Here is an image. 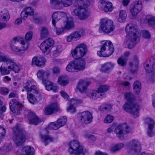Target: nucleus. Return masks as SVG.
Masks as SVG:
<instances>
[{
	"label": "nucleus",
	"instance_id": "nucleus-53",
	"mask_svg": "<svg viewBox=\"0 0 155 155\" xmlns=\"http://www.w3.org/2000/svg\"><path fill=\"white\" fill-rule=\"evenodd\" d=\"M9 92L7 88H0V93L2 95L7 94Z\"/></svg>",
	"mask_w": 155,
	"mask_h": 155
},
{
	"label": "nucleus",
	"instance_id": "nucleus-58",
	"mask_svg": "<svg viewBox=\"0 0 155 155\" xmlns=\"http://www.w3.org/2000/svg\"><path fill=\"white\" fill-rule=\"evenodd\" d=\"M28 14L25 12V11H22L21 13V17L22 18L24 19H26L28 16Z\"/></svg>",
	"mask_w": 155,
	"mask_h": 155
},
{
	"label": "nucleus",
	"instance_id": "nucleus-21",
	"mask_svg": "<svg viewBox=\"0 0 155 155\" xmlns=\"http://www.w3.org/2000/svg\"><path fill=\"white\" fill-rule=\"evenodd\" d=\"M145 123L147 127V134L149 137H151L154 135L153 130L155 123L154 120L150 118H147L145 119Z\"/></svg>",
	"mask_w": 155,
	"mask_h": 155
},
{
	"label": "nucleus",
	"instance_id": "nucleus-43",
	"mask_svg": "<svg viewBox=\"0 0 155 155\" xmlns=\"http://www.w3.org/2000/svg\"><path fill=\"white\" fill-rule=\"evenodd\" d=\"M117 62L118 64L124 67L127 64V60L125 58L120 57L118 59Z\"/></svg>",
	"mask_w": 155,
	"mask_h": 155
},
{
	"label": "nucleus",
	"instance_id": "nucleus-22",
	"mask_svg": "<svg viewBox=\"0 0 155 155\" xmlns=\"http://www.w3.org/2000/svg\"><path fill=\"white\" fill-rule=\"evenodd\" d=\"M99 7L100 9H103L105 12H111L113 9L111 3L110 2H105L104 0L100 1Z\"/></svg>",
	"mask_w": 155,
	"mask_h": 155
},
{
	"label": "nucleus",
	"instance_id": "nucleus-3",
	"mask_svg": "<svg viewBox=\"0 0 155 155\" xmlns=\"http://www.w3.org/2000/svg\"><path fill=\"white\" fill-rule=\"evenodd\" d=\"M108 90V88H98L96 90L90 91L87 90V88H77L76 91L81 93H86L91 100H94L99 97V95L105 97V92Z\"/></svg>",
	"mask_w": 155,
	"mask_h": 155
},
{
	"label": "nucleus",
	"instance_id": "nucleus-10",
	"mask_svg": "<svg viewBox=\"0 0 155 155\" xmlns=\"http://www.w3.org/2000/svg\"><path fill=\"white\" fill-rule=\"evenodd\" d=\"M100 29L105 33H109L114 29L113 21L108 18L101 19L100 21Z\"/></svg>",
	"mask_w": 155,
	"mask_h": 155
},
{
	"label": "nucleus",
	"instance_id": "nucleus-14",
	"mask_svg": "<svg viewBox=\"0 0 155 155\" xmlns=\"http://www.w3.org/2000/svg\"><path fill=\"white\" fill-rule=\"evenodd\" d=\"M67 20L65 21L66 24L64 27H61L57 28L56 26L54 27V31L57 35H59L62 34L64 31L65 28L69 29L74 26L73 19L71 17L66 18Z\"/></svg>",
	"mask_w": 155,
	"mask_h": 155
},
{
	"label": "nucleus",
	"instance_id": "nucleus-57",
	"mask_svg": "<svg viewBox=\"0 0 155 155\" xmlns=\"http://www.w3.org/2000/svg\"><path fill=\"white\" fill-rule=\"evenodd\" d=\"M11 49L14 51L17 52H20L21 50L17 48L14 44H11Z\"/></svg>",
	"mask_w": 155,
	"mask_h": 155
},
{
	"label": "nucleus",
	"instance_id": "nucleus-42",
	"mask_svg": "<svg viewBox=\"0 0 155 155\" xmlns=\"http://www.w3.org/2000/svg\"><path fill=\"white\" fill-rule=\"evenodd\" d=\"M58 15L56 12H54L52 15V23L54 27H55L56 23L59 20Z\"/></svg>",
	"mask_w": 155,
	"mask_h": 155
},
{
	"label": "nucleus",
	"instance_id": "nucleus-60",
	"mask_svg": "<svg viewBox=\"0 0 155 155\" xmlns=\"http://www.w3.org/2000/svg\"><path fill=\"white\" fill-rule=\"evenodd\" d=\"M61 96L64 98H67L68 100H69V96L68 95L67 93L64 92L63 91H61Z\"/></svg>",
	"mask_w": 155,
	"mask_h": 155
},
{
	"label": "nucleus",
	"instance_id": "nucleus-23",
	"mask_svg": "<svg viewBox=\"0 0 155 155\" xmlns=\"http://www.w3.org/2000/svg\"><path fill=\"white\" fill-rule=\"evenodd\" d=\"M59 110L58 104L53 103L46 107L45 109V113L47 115L52 114L54 112H57Z\"/></svg>",
	"mask_w": 155,
	"mask_h": 155
},
{
	"label": "nucleus",
	"instance_id": "nucleus-1",
	"mask_svg": "<svg viewBox=\"0 0 155 155\" xmlns=\"http://www.w3.org/2000/svg\"><path fill=\"white\" fill-rule=\"evenodd\" d=\"M125 30L128 39L124 42V45L129 48H132L137 44V39L140 35V31L137 26H133L131 24L127 25Z\"/></svg>",
	"mask_w": 155,
	"mask_h": 155
},
{
	"label": "nucleus",
	"instance_id": "nucleus-63",
	"mask_svg": "<svg viewBox=\"0 0 155 155\" xmlns=\"http://www.w3.org/2000/svg\"><path fill=\"white\" fill-rule=\"evenodd\" d=\"M51 3L54 5H59L60 2L58 0H51Z\"/></svg>",
	"mask_w": 155,
	"mask_h": 155
},
{
	"label": "nucleus",
	"instance_id": "nucleus-2",
	"mask_svg": "<svg viewBox=\"0 0 155 155\" xmlns=\"http://www.w3.org/2000/svg\"><path fill=\"white\" fill-rule=\"evenodd\" d=\"M90 2L89 1H84L82 0H77L74 4V5L77 7L72 12L73 15H77L79 19L85 20L87 18L89 15L88 12L86 8L88 7Z\"/></svg>",
	"mask_w": 155,
	"mask_h": 155
},
{
	"label": "nucleus",
	"instance_id": "nucleus-8",
	"mask_svg": "<svg viewBox=\"0 0 155 155\" xmlns=\"http://www.w3.org/2000/svg\"><path fill=\"white\" fill-rule=\"evenodd\" d=\"M68 151L70 155H79L85 153L82 147L78 141H72L68 143Z\"/></svg>",
	"mask_w": 155,
	"mask_h": 155
},
{
	"label": "nucleus",
	"instance_id": "nucleus-6",
	"mask_svg": "<svg viewBox=\"0 0 155 155\" xmlns=\"http://www.w3.org/2000/svg\"><path fill=\"white\" fill-rule=\"evenodd\" d=\"M86 68V62L83 59L72 61L67 65L66 69L69 72L83 71Z\"/></svg>",
	"mask_w": 155,
	"mask_h": 155
},
{
	"label": "nucleus",
	"instance_id": "nucleus-30",
	"mask_svg": "<svg viewBox=\"0 0 155 155\" xmlns=\"http://www.w3.org/2000/svg\"><path fill=\"white\" fill-rule=\"evenodd\" d=\"M20 105V107H21V106L19 103L15 99H13L11 102L9 103L10 108L11 110L14 113H16L18 110L15 109V107H17Z\"/></svg>",
	"mask_w": 155,
	"mask_h": 155
},
{
	"label": "nucleus",
	"instance_id": "nucleus-56",
	"mask_svg": "<svg viewBox=\"0 0 155 155\" xmlns=\"http://www.w3.org/2000/svg\"><path fill=\"white\" fill-rule=\"evenodd\" d=\"M25 85L24 87H36L35 85L33 84L31 81L29 80L27 81V82L25 83Z\"/></svg>",
	"mask_w": 155,
	"mask_h": 155
},
{
	"label": "nucleus",
	"instance_id": "nucleus-54",
	"mask_svg": "<svg viewBox=\"0 0 155 155\" xmlns=\"http://www.w3.org/2000/svg\"><path fill=\"white\" fill-rule=\"evenodd\" d=\"M25 12L30 15H32L34 14L33 10L30 7H27L26 8Z\"/></svg>",
	"mask_w": 155,
	"mask_h": 155
},
{
	"label": "nucleus",
	"instance_id": "nucleus-45",
	"mask_svg": "<svg viewBox=\"0 0 155 155\" xmlns=\"http://www.w3.org/2000/svg\"><path fill=\"white\" fill-rule=\"evenodd\" d=\"M125 98L127 100V102L125 104H129V102H133L134 101V99L132 97V95L129 93H126L125 94Z\"/></svg>",
	"mask_w": 155,
	"mask_h": 155
},
{
	"label": "nucleus",
	"instance_id": "nucleus-48",
	"mask_svg": "<svg viewBox=\"0 0 155 155\" xmlns=\"http://www.w3.org/2000/svg\"><path fill=\"white\" fill-rule=\"evenodd\" d=\"M12 146L10 144H5L3 147L2 150L5 152L7 153L11 150Z\"/></svg>",
	"mask_w": 155,
	"mask_h": 155
},
{
	"label": "nucleus",
	"instance_id": "nucleus-20",
	"mask_svg": "<svg viewBox=\"0 0 155 155\" xmlns=\"http://www.w3.org/2000/svg\"><path fill=\"white\" fill-rule=\"evenodd\" d=\"M79 117L82 122L88 124L92 121L93 117L91 113L88 111H84L79 113Z\"/></svg>",
	"mask_w": 155,
	"mask_h": 155
},
{
	"label": "nucleus",
	"instance_id": "nucleus-36",
	"mask_svg": "<svg viewBox=\"0 0 155 155\" xmlns=\"http://www.w3.org/2000/svg\"><path fill=\"white\" fill-rule=\"evenodd\" d=\"M42 141L44 142L45 146L50 142H52L53 141V138L51 137L48 135H43L42 134H40Z\"/></svg>",
	"mask_w": 155,
	"mask_h": 155
},
{
	"label": "nucleus",
	"instance_id": "nucleus-44",
	"mask_svg": "<svg viewBox=\"0 0 155 155\" xmlns=\"http://www.w3.org/2000/svg\"><path fill=\"white\" fill-rule=\"evenodd\" d=\"M32 37V33L31 31H29L27 32L25 35V42H27L28 44V47H29L28 41H30Z\"/></svg>",
	"mask_w": 155,
	"mask_h": 155
},
{
	"label": "nucleus",
	"instance_id": "nucleus-46",
	"mask_svg": "<svg viewBox=\"0 0 155 155\" xmlns=\"http://www.w3.org/2000/svg\"><path fill=\"white\" fill-rule=\"evenodd\" d=\"M3 64L1 66V73L2 75H5L7 74H8L10 73V70L8 69L7 68L5 67H3L2 66Z\"/></svg>",
	"mask_w": 155,
	"mask_h": 155
},
{
	"label": "nucleus",
	"instance_id": "nucleus-13",
	"mask_svg": "<svg viewBox=\"0 0 155 155\" xmlns=\"http://www.w3.org/2000/svg\"><path fill=\"white\" fill-rule=\"evenodd\" d=\"M114 132L117 137L123 139L124 138V134L129 132V127L125 123L119 125L116 127Z\"/></svg>",
	"mask_w": 155,
	"mask_h": 155
},
{
	"label": "nucleus",
	"instance_id": "nucleus-4",
	"mask_svg": "<svg viewBox=\"0 0 155 155\" xmlns=\"http://www.w3.org/2000/svg\"><path fill=\"white\" fill-rule=\"evenodd\" d=\"M114 51L113 45L110 41H101V50L97 51V54L100 57H107L112 55Z\"/></svg>",
	"mask_w": 155,
	"mask_h": 155
},
{
	"label": "nucleus",
	"instance_id": "nucleus-34",
	"mask_svg": "<svg viewBox=\"0 0 155 155\" xmlns=\"http://www.w3.org/2000/svg\"><path fill=\"white\" fill-rule=\"evenodd\" d=\"M112 108V105L109 104H103L101 105L99 108L100 111L108 112L110 111Z\"/></svg>",
	"mask_w": 155,
	"mask_h": 155
},
{
	"label": "nucleus",
	"instance_id": "nucleus-15",
	"mask_svg": "<svg viewBox=\"0 0 155 155\" xmlns=\"http://www.w3.org/2000/svg\"><path fill=\"white\" fill-rule=\"evenodd\" d=\"M27 92V98L30 103L34 104L37 102L35 95L38 94V91L37 88H25Z\"/></svg>",
	"mask_w": 155,
	"mask_h": 155
},
{
	"label": "nucleus",
	"instance_id": "nucleus-64",
	"mask_svg": "<svg viewBox=\"0 0 155 155\" xmlns=\"http://www.w3.org/2000/svg\"><path fill=\"white\" fill-rule=\"evenodd\" d=\"M46 89L48 91H52L55 93L58 91L57 88H46Z\"/></svg>",
	"mask_w": 155,
	"mask_h": 155
},
{
	"label": "nucleus",
	"instance_id": "nucleus-39",
	"mask_svg": "<svg viewBox=\"0 0 155 155\" xmlns=\"http://www.w3.org/2000/svg\"><path fill=\"white\" fill-rule=\"evenodd\" d=\"M127 17L126 12L124 10H121L120 12L119 16L117 20L120 22H122L126 19Z\"/></svg>",
	"mask_w": 155,
	"mask_h": 155
},
{
	"label": "nucleus",
	"instance_id": "nucleus-18",
	"mask_svg": "<svg viewBox=\"0 0 155 155\" xmlns=\"http://www.w3.org/2000/svg\"><path fill=\"white\" fill-rule=\"evenodd\" d=\"M145 69L147 73L153 72L155 69V57L148 59L144 64Z\"/></svg>",
	"mask_w": 155,
	"mask_h": 155
},
{
	"label": "nucleus",
	"instance_id": "nucleus-41",
	"mask_svg": "<svg viewBox=\"0 0 155 155\" xmlns=\"http://www.w3.org/2000/svg\"><path fill=\"white\" fill-rule=\"evenodd\" d=\"M132 64H133L132 62H129V70L131 73L134 74L136 73L137 71L138 64H134V67H132Z\"/></svg>",
	"mask_w": 155,
	"mask_h": 155
},
{
	"label": "nucleus",
	"instance_id": "nucleus-49",
	"mask_svg": "<svg viewBox=\"0 0 155 155\" xmlns=\"http://www.w3.org/2000/svg\"><path fill=\"white\" fill-rule=\"evenodd\" d=\"M64 7H68L72 4V0H64L61 1Z\"/></svg>",
	"mask_w": 155,
	"mask_h": 155
},
{
	"label": "nucleus",
	"instance_id": "nucleus-27",
	"mask_svg": "<svg viewBox=\"0 0 155 155\" xmlns=\"http://www.w3.org/2000/svg\"><path fill=\"white\" fill-rule=\"evenodd\" d=\"M81 31H76L68 36L67 38V41L70 42L73 39H79L81 36H83L84 34V31H82L81 33Z\"/></svg>",
	"mask_w": 155,
	"mask_h": 155
},
{
	"label": "nucleus",
	"instance_id": "nucleus-33",
	"mask_svg": "<svg viewBox=\"0 0 155 155\" xmlns=\"http://www.w3.org/2000/svg\"><path fill=\"white\" fill-rule=\"evenodd\" d=\"M49 31L47 28L42 27L41 28L40 37L41 39H44L48 37L49 35Z\"/></svg>",
	"mask_w": 155,
	"mask_h": 155
},
{
	"label": "nucleus",
	"instance_id": "nucleus-40",
	"mask_svg": "<svg viewBox=\"0 0 155 155\" xmlns=\"http://www.w3.org/2000/svg\"><path fill=\"white\" fill-rule=\"evenodd\" d=\"M58 83L62 86H64L68 84V81L64 77H61L58 80Z\"/></svg>",
	"mask_w": 155,
	"mask_h": 155
},
{
	"label": "nucleus",
	"instance_id": "nucleus-12",
	"mask_svg": "<svg viewBox=\"0 0 155 155\" xmlns=\"http://www.w3.org/2000/svg\"><path fill=\"white\" fill-rule=\"evenodd\" d=\"M126 146L129 152H140L141 145L137 140L132 139L126 144Z\"/></svg>",
	"mask_w": 155,
	"mask_h": 155
},
{
	"label": "nucleus",
	"instance_id": "nucleus-11",
	"mask_svg": "<svg viewBox=\"0 0 155 155\" xmlns=\"http://www.w3.org/2000/svg\"><path fill=\"white\" fill-rule=\"evenodd\" d=\"M124 110L130 113L134 118H136L138 116L139 110L140 106L137 103L129 102V104H125L123 107Z\"/></svg>",
	"mask_w": 155,
	"mask_h": 155
},
{
	"label": "nucleus",
	"instance_id": "nucleus-31",
	"mask_svg": "<svg viewBox=\"0 0 155 155\" xmlns=\"http://www.w3.org/2000/svg\"><path fill=\"white\" fill-rule=\"evenodd\" d=\"M10 15L7 10L4 9L0 12V20L2 21H7L10 18Z\"/></svg>",
	"mask_w": 155,
	"mask_h": 155
},
{
	"label": "nucleus",
	"instance_id": "nucleus-51",
	"mask_svg": "<svg viewBox=\"0 0 155 155\" xmlns=\"http://www.w3.org/2000/svg\"><path fill=\"white\" fill-rule=\"evenodd\" d=\"M5 134V129L2 126H0V139L4 138Z\"/></svg>",
	"mask_w": 155,
	"mask_h": 155
},
{
	"label": "nucleus",
	"instance_id": "nucleus-19",
	"mask_svg": "<svg viewBox=\"0 0 155 155\" xmlns=\"http://www.w3.org/2000/svg\"><path fill=\"white\" fill-rule=\"evenodd\" d=\"M54 43V40L51 38H49L43 41L40 45V48L43 53H48L50 51L49 48Z\"/></svg>",
	"mask_w": 155,
	"mask_h": 155
},
{
	"label": "nucleus",
	"instance_id": "nucleus-7",
	"mask_svg": "<svg viewBox=\"0 0 155 155\" xmlns=\"http://www.w3.org/2000/svg\"><path fill=\"white\" fill-rule=\"evenodd\" d=\"M0 61L6 62L8 65V68L10 71H12L15 73H18L22 68V67L17 65L14 61L9 58L3 53L0 52Z\"/></svg>",
	"mask_w": 155,
	"mask_h": 155
},
{
	"label": "nucleus",
	"instance_id": "nucleus-52",
	"mask_svg": "<svg viewBox=\"0 0 155 155\" xmlns=\"http://www.w3.org/2000/svg\"><path fill=\"white\" fill-rule=\"evenodd\" d=\"M143 37L147 39H149L151 37L150 33L148 31L144 30L142 31Z\"/></svg>",
	"mask_w": 155,
	"mask_h": 155
},
{
	"label": "nucleus",
	"instance_id": "nucleus-59",
	"mask_svg": "<svg viewBox=\"0 0 155 155\" xmlns=\"http://www.w3.org/2000/svg\"><path fill=\"white\" fill-rule=\"evenodd\" d=\"M134 87H141V82L138 81H136L133 84Z\"/></svg>",
	"mask_w": 155,
	"mask_h": 155
},
{
	"label": "nucleus",
	"instance_id": "nucleus-5",
	"mask_svg": "<svg viewBox=\"0 0 155 155\" xmlns=\"http://www.w3.org/2000/svg\"><path fill=\"white\" fill-rule=\"evenodd\" d=\"M14 136L13 137L15 143L17 146L21 145L26 140L25 133L23 129L18 125L13 128Z\"/></svg>",
	"mask_w": 155,
	"mask_h": 155
},
{
	"label": "nucleus",
	"instance_id": "nucleus-61",
	"mask_svg": "<svg viewBox=\"0 0 155 155\" xmlns=\"http://www.w3.org/2000/svg\"><path fill=\"white\" fill-rule=\"evenodd\" d=\"M69 101L71 102V104H73L78 103L79 101V100L75 98L71 99Z\"/></svg>",
	"mask_w": 155,
	"mask_h": 155
},
{
	"label": "nucleus",
	"instance_id": "nucleus-32",
	"mask_svg": "<svg viewBox=\"0 0 155 155\" xmlns=\"http://www.w3.org/2000/svg\"><path fill=\"white\" fill-rule=\"evenodd\" d=\"M124 146V144L122 143H119L115 145L112 144L110 146L109 149L110 152L114 153L120 150Z\"/></svg>",
	"mask_w": 155,
	"mask_h": 155
},
{
	"label": "nucleus",
	"instance_id": "nucleus-26",
	"mask_svg": "<svg viewBox=\"0 0 155 155\" xmlns=\"http://www.w3.org/2000/svg\"><path fill=\"white\" fill-rule=\"evenodd\" d=\"M18 42H19L22 45L23 50H26L28 48V43L27 42H25L24 39L20 37L14 38L12 41L11 44L15 45Z\"/></svg>",
	"mask_w": 155,
	"mask_h": 155
},
{
	"label": "nucleus",
	"instance_id": "nucleus-35",
	"mask_svg": "<svg viewBox=\"0 0 155 155\" xmlns=\"http://www.w3.org/2000/svg\"><path fill=\"white\" fill-rule=\"evenodd\" d=\"M145 22L151 26L155 25V18L151 15L146 16Z\"/></svg>",
	"mask_w": 155,
	"mask_h": 155
},
{
	"label": "nucleus",
	"instance_id": "nucleus-17",
	"mask_svg": "<svg viewBox=\"0 0 155 155\" xmlns=\"http://www.w3.org/2000/svg\"><path fill=\"white\" fill-rule=\"evenodd\" d=\"M67 119L66 117H61L55 122L51 123L48 126V128L51 130H56L65 125Z\"/></svg>",
	"mask_w": 155,
	"mask_h": 155
},
{
	"label": "nucleus",
	"instance_id": "nucleus-9",
	"mask_svg": "<svg viewBox=\"0 0 155 155\" xmlns=\"http://www.w3.org/2000/svg\"><path fill=\"white\" fill-rule=\"evenodd\" d=\"M87 45L82 43L78 45L73 50L71 51L72 57L75 59L81 58L83 57L87 51Z\"/></svg>",
	"mask_w": 155,
	"mask_h": 155
},
{
	"label": "nucleus",
	"instance_id": "nucleus-50",
	"mask_svg": "<svg viewBox=\"0 0 155 155\" xmlns=\"http://www.w3.org/2000/svg\"><path fill=\"white\" fill-rule=\"evenodd\" d=\"M113 119V117L111 115H107L104 120V122L106 123H111Z\"/></svg>",
	"mask_w": 155,
	"mask_h": 155
},
{
	"label": "nucleus",
	"instance_id": "nucleus-47",
	"mask_svg": "<svg viewBox=\"0 0 155 155\" xmlns=\"http://www.w3.org/2000/svg\"><path fill=\"white\" fill-rule=\"evenodd\" d=\"M42 82L43 84L45 85V87H47L48 86L54 87L53 85L54 83L48 80L47 78L43 81Z\"/></svg>",
	"mask_w": 155,
	"mask_h": 155
},
{
	"label": "nucleus",
	"instance_id": "nucleus-38",
	"mask_svg": "<svg viewBox=\"0 0 155 155\" xmlns=\"http://www.w3.org/2000/svg\"><path fill=\"white\" fill-rule=\"evenodd\" d=\"M91 84L90 81L81 79L79 80L77 87H87Z\"/></svg>",
	"mask_w": 155,
	"mask_h": 155
},
{
	"label": "nucleus",
	"instance_id": "nucleus-25",
	"mask_svg": "<svg viewBox=\"0 0 155 155\" xmlns=\"http://www.w3.org/2000/svg\"><path fill=\"white\" fill-rule=\"evenodd\" d=\"M46 60L43 57L39 58L38 59L37 57H34L32 60V65H33L35 64L37 66L40 67H43L45 64Z\"/></svg>",
	"mask_w": 155,
	"mask_h": 155
},
{
	"label": "nucleus",
	"instance_id": "nucleus-24",
	"mask_svg": "<svg viewBox=\"0 0 155 155\" xmlns=\"http://www.w3.org/2000/svg\"><path fill=\"white\" fill-rule=\"evenodd\" d=\"M114 64L111 62H106L101 65L100 71L105 73H109V71L114 67Z\"/></svg>",
	"mask_w": 155,
	"mask_h": 155
},
{
	"label": "nucleus",
	"instance_id": "nucleus-55",
	"mask_svg": "<svg viewBox=\"0 0 155 155\" xmlns=\"http://www.w3.org/2000/svg\"><path fill=\"white\" fill-rule=\"evenodd\" d=\"M67 110L68 112L73 113L75 111L76 108L73 105L71 104L67 108Z\"/></svg>",
	"mask_w": 155,
	"mask_h": 155
},
{
	"label": "nucleus",
	"instance_id": "nucleus-37",
	"mask_svg": "<svg viewBox=\"0 0 155 155\" xmlns=\"http://www.w3.org/2000/svg\"><path fill=\"white\" fill-rule=\"evenodd\" d=\"M23 150L25 152L27 155H34V149L31 146L25 147L23 149Z\"/></svg>",
	"mask_w": 155,
	"mask_h": 155
},
{
	"label": "nucleus",
	"instance_id": "nucleus-29",
	"mask_svg": "<svg viewBox=\"0 0 155 155\" xmlns=\"http://www.w3.org/2000/svg\"><path fill=\"white\" fill-rule=\"evenodd\" d=\"M50 72L48 70L44 71L43 70H41L38 71L37 73L38 78L42 81L45 80V76L47 78L50 75Z\"/></svg>",
	"mask_w": 155,
	"mask_h": 155
},
{
	"label": "nucleus",
	"instance_id": "nucleus-16",
	"mask_svg": "<svg viewBox=\"0 0 155 155\" xmlns=\"http://www.w3.org/2000/svg\"><path fill=\"white\" fill-rule=\"evenodd\" d=\"M142 6L141 1L136 0L134 3L131 4L130 11L132 16H136L142 10Z\"/></svg>",
	"mask_w": 155,
	"mask_h": 155
},
{
	"label": "nucleus",
	"instance_id": "nucleus-62",
	"mask_svg": "<svg viewBox=\"0 0 155 155\" xmlns=\"http://www.w3.org/2000/svg\"><path fill=\"white\" fill-rule=\"evenodd\" d=\"M140 88H134V94L135 95H138L140 93Z\"/></svg>",
	"mask_w": 155,
	"mask_h": 155
},
{
	"label": "nucleus",
	"instance_id": "nucleus-28",
	"mask_svg": "<svg viewBox=\"0 0 155 155\" xmlns=\"http://www.w3.org/2000/svg\"><path fill=\"white\" fill-rule=\"evenodd\" d=\"M28 117L30 122L34 125L37 124L41 121L35 114L33 112L29 113Z\"/></svg>",
	"mask_w": 155,
	"mask_h": 155
}]
</instances>
